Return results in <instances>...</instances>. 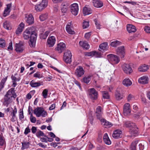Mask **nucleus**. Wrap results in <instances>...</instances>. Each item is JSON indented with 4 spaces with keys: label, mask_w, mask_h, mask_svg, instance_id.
I'll return each instance as SVG.
<instances>
[{
    "label": "nucleus",
    "mask_w": 150,
    "mask_h": 150,
    "mask_svg": "<svg viewBox=\"0 0 150 150\" xmlns=\"http://www.w3.org/2000/svg\"><path fill=\"white\" fill-rule=\"evenodd\" d=\"M116 53L119 55L121 58L124 57L125 54V49L124 46L118 47L116 50Z\"/></svg>",
    "instance_id": "1a4fd4ad"
},
{
    "label": "nucleus",
    "mask_w": 150,
    "mask_h": 150,
    "mask_svg": "<svg viewBox=\"0 0 150 150\" xmlns=\"http://www.w3.org/2000/svg\"><path fill=\"white\" fill-rule=\"evenodd\" d=\"M72 54L71 52L67 50L64 53V59L66 62L70 63L71 62Z\"/></svg>",
    "instance_id": "423d86ee"
},
{
    "label": "nucleus",
    "mask_w": 150,
    "mask_h": 150,
    "mask_svg": "<svg viewBox=\"0 0 150 150\" xmlns=\"http://www.w3.org/2000/svg\"><path fill=\"white\" fill-rule=\"evenodd\" d=\"M16 93L15 92L14 88H11L6 93L4 98V101L3 104L6 107L11 103L12 101V98L15 99L17 97Z\"/></svg>",
    "instance_id": "f03ea898"
},
{
    "label": "nucleus",
    "mask_w": 150,
    "mask_h": 150,
    "mask_svg": "<svg viewBox=\"0 0 150 150\" xmlns=\"http://www.w3.org/2000/svg\"><path fill=\"white\" fill-rule=\"evenodd\" d=\"M6 43L5 40L2 39H0V47L4 48L5 46Z\"/></svg>",
    "instance_id": "a18cd8bd"
},
{
    "label": "nucleus",
    "mask_w": 150,
    "mask_h": 150,
    "mask_svg": "<svg viewBox=\"0 0 150 150\" xmlns=\"http://www.w3.org/2000/svg\"><path fill=\"white\" fill-rule=\"evenodd\" d=\"M94 21L95 23V25L96 26L97 28L98 29H100V25L99 24V22L96 19H94Z\"/></svg>",
    "instance_id": "603ef678"
},
{
    "label": "nucleus",
    "mask_w": 150,
    "mask_h": 150,
    "mask_svg": "<svg viewBox=\"0 0 150 150\" xmlns=\"http://www.w3.org/2000/svg\"><path fill=\"white\" fill-rule=\"evenodd\" d=\"M24 24L23 23H21L19 25V26L16 32V34L18 35L21 32H22L23 29L24 28Z\"/></svg>",
    "instance_id": "5701e85b"
},
{
    "label": "nucleus",
    "mask_w": 150,
    "mask_h": 150,
    "mask_svg": "<svg viewBox=\"0 0 150 150\" xmlns=\"http://www.w3.org/2000/svg\"><path fill=\"white\" fill-rule=\"evenodd\" d=\"M149 69L148 65L144 64L139 67L138 68V70L140 72H144L146 71Z\"/></svg>",
    "instance_id": "b1692460"
},
{
    "label": "nucleus",
    "mask_w": 150,
    "mask_h": 150,
    "mask_svg": "<svg viewBox=\"0 0 150 150\" xmlns=\"http://www.w3.org/2000/svg\"><path fill=\"white\" fill-rule=\"evenodd\" d=\"M108 49V43L107 42H104L99 45V50L102 52L106 51Z\"/></svg>",
    "instance_id": "a211bd4d"
},
{
    "label": "nucleus",
    "mask_w": 150,
    "mask_h": 150,
    "mask_svg": "<svg viewBox=\"0 0 150 150\" xmlns=\"http://www.w3.org/2000/svg\"><path fill=\"white\" fill-rule=\"evenodd\" d=\"M36 135L37 137L39 138L41 136L47 137V136L44 133L40 130H38L36 133Z\"/></svg>",
    "instance_id": "a19ab883"
},
{
    "label": "nucleus",
    "mask_w": 150,
    "mask_h": 150,
    "mask_svg": "<svg viewBox=\"0 0 150 150\" xmlns=\"http://www.w3.org/2000/svg\"><path fill=\"white\" fill-rule=\"evenodd\" d=\"M134 98V96L131 94H129L127 97V100L128 101H130L132 99Z\"/></svg>",
    "instance_id": "e2e57ef3"
},
{
    "label": "nucleus",
    "mask_w": 150,
    "mask_h": 150,
    "mask_svg": "<svg viewBox=\"0 0 150 150\" xmlns=\"http://www.w3.org/2000/svg\"><path fill=\"white\" fill-rule=\"evenodd\" d=\"M55 107V104L54 103L52 104L49 108V109L50 110H52L54 109Z\"/></svg>",
    "instance_id": "69168bd1"
},
{
    "label": "nucleus",
    "mask_w": 150,
    "mask_h": 150,
    "mask_svg": "<svg viewBox=\"0 0 150 150\" xmlns=\"http://www.w3.org/2000/svg\"><path fill=\"white\" fill-rule=\"evenodd\" d=\"M84 71L83 68L81 66L79 67L76 69L75 74L78 77L81 76L84 74Z\"/></svg>",
    "instance_id": "ddd939ff"
},
{
    "label": "nucleus",
    "mask_w": 150,
    "mask_h": 150,
    "mask_svg": "<svg viewBox=\"0 0 150 150\" xmlns=\"http://www.w3.org/2000/svg\"><path fill=\"white\" fill-rule=\"evenodd\" d=\"M8 49L12 50V42H11L9 43V45L8 47Z\"/></svg>",
    "instance_id": "338daca9"
},
{
    "label": "nucleus",
    "mask_w": 150,
    "mask_h": 150,
    "mask_svg": "<svg viewBox=\"0 0 150 150\" xmlns=\"http://www.w3.org/2000/svg\"><path fill=\"white\" fill-rule=\"evenodd\" d=\"M4 27L6 29L10 30L11 29L9 22L8 21H6L3 23Z\"/></svg>",
    "instance_id": "c9c22d12"
},
{
    "label": "nucleus",
    "mask_w": 150,
    "mask_h": 150,
    "mask_svg": "<svg viewBox=\"0 0 150 150\" xmlns=\"http://www.w3.org/2000/svg\"><path fill=\"white\" fill-rule=\"evenodd\" d=\"M47 18L48 14L47 13H45L40 15L39 18L41 21H43L46 19Z\"/></svg>",
    "instance_id": "e433bc0d"
},
{
    "label": "nucleus",
    "mask_w": 150,
    "mask_h": 150,
    "mask_svg": "<svg viewBox=\"0 0 150 150\" xmlns=\"http://www.w3.org/2000/svg\"><path fill=\"white\" fill-rule=\"evenodd\" d=\"M30 132V130L29 129V127H28L25 128L24 133L26 135Z\"/></svg>",
    "instance_id": "13d9d810"
},
{
    "label": "nucleus",
    "mask_w": 150,
    "mask_h": 150,
    "mask_svg": "<svg viewBox=\"0 0 150 150\" xmlns=\"http://www.w3.org/2000/svg\"><path fill=\"white\" fill-rule=\"evenodd\" d=\"M123 84L126 86H130L132 84V82L129 79H125L122 82Z\"/></svg>",
    "instance_id": "72a5a7b5"
},
{
    "label": "nucleus",
    "mask_w": 150,
    "mask_h": 150,
    "mask_svg": "<svg viewBox=\"0 0 150 150\" xmlns=\"http://www.w3.org/2000/svg\"><path fill=\"white\" fill-rule=\"evenodd\" d=\"M37 130V127H32L31 129V131L33 133L35 134L36 133V131Z\"/></svg>",
    "instance_id": "052dcab7"
},
{
    "label": "nucleus",
    "mask_w": 150,
    "mask_h": 150,
    "mask_svg": "<svg viewBox=\"0 0 150 150\" xmlns=\"http://www.w3.org/2000/svg\"><path fill=\"white\" fill-rule=\"evenodd\" d=\"M40 140L42 142H47V139L44 137H42L40 139Z\"/></svg>",
    "instance_id": "774afa93"
},
{
    "label": "nucleus",
    "mask_w": 150,
    "mask_h": 150,
    "mask_svg": "<svg viewBox=\"0 0 150 150\" xmlns=\"http://www.w3.org/2000/svg\"><path fill=\"white\" fill-rule=\"evenodd\" d=\"M11 4L7 5L6 8L5 9L3 13V16L4 17L8 15L10 12V8L11 7Z\"/></svg>",
    "instance_id": "a878e982"
},
{
    "label": "nucleus",
    "mask_w": 150,
    "mask_h": 150,
    "mask_svg": "<svg viewBox=\"0 0 150 150\" xmlns=\"http://www.w3.org/2000/svg\"><path fill=\"white\" fill-rule=\"evenodd\" d=\"M124 126L127 128H129L130 129H137V127L135 124L130 121L125 122H124Z\"/></svg>",
    "instance_id": "4468645a"
},
{
    "label": "nucleus",
    "mask_w": 150,
    "mask_h": 150,
    "mask_svg": "<svg viewBox=\"0 0 150 150\" xmlns=\"http://www.w3.org/2000/svg\"><path fill=\"white\" fill-rule=\"evenodd\" d=\"M102 93L103 94V96L104 98L109 99V96L108 92L106 91H102Z\"/></svg>",
    "instance_id": "37998d69"
},
{
    "label": "nucleus",
    "mask_w": 150,
    "mask_h": 150,
    "mask_svg": "<svg viewBox=\"0 0 150 150\" xmlns=\"http://www.w3.org/2000/svg\"><path fill=\"white\" fill-rule=\"evenodd\" d=\"M97 118L101 120L102 119V113H96Z\"/></svg>",
    "instance_id": "6e6d98bb"
},
{
    "label": "nucleus",
    "mask_w": 150,
    "mask_h": 150,
    "mask_svg": "<svg viewBox=\"0 0 150 150\" xmlns=\"http://www.w3.org/2000/svg\"><path fill=\"white\" fill-rule=\"evenodd\" d=\"M101 108L100 106H98L96 109V113H102L101 112Z\"/></svg>",
    "instance_id": "680f3d73"
},
{
    "label": "nucleus",
    "mask_w": 150,
    "mask_h": 150,
    "mask_svg": "<svg viewBox=\"0 0 150 150\" xmlns=\"http://www.w3.org/2000/svg\"><path fill=\"white\" fill-rule=\"evenodd\" d=\"M36 119L35 117L33 116L32 114H31L30 116V120L31 122L33 123H35L36 121Z\"/></svg>",
    "instance_id": "5fc2aeb1"
},
{
    "label": "nucleus",
    "mask_w": 150,
    "mask_h": 150,
    "mask_svg": "<svg viewBox=\"0 0 150 150\" xmlns=\"http://www.w3.org/2000/svg\"><path fill=\"white\" fill-rule=\"evenodd\" d=\"M137 129H137L133 128V129H130V132L132 136H136L138 133Z\"/></svg>",
    "instance_id": "58836bf2"
},
{
    "label": "nucleus",
    "mask_w": 150,
    "mask_h": 150,
    "mask_svg": "<svg viewBox=\"0 0 150 150\" xmlns=\"http://www.w3.org/2000/svg\"><path fill=\"white\" fill-rule=\"evenodd\" d=\"M33 113L35 114L38 117L42 116V117H45L47 115V112L45 111L44 108L42 107H38L33 110Z\"/></svg>",
    "instance_id": "20e7f679"
},
{
    "label": "nucleus",
    "mask_w": 150,
    "mask_h": 150,
    "mask_svg": "<svg viewBox=\"0 0 150 150\" xmlns=\"http://www.w3.org/2000/svg\"><path fill=\"white\" fill-rule=\"evenodd\" d=\"M122 132L119 129H117L115 130L112 134V137L115 139H118L122 137Z\"/></svg>",
    "instance_id": "f8f14e48"
},
{
    "label": "nucleus",
    "mask_w": 150,
    "mask_h": 150,
    "mask_svg": "<svg viewBox=\"0 0 150 150\" xmlns=\"http://www.w3.org/2000/svg\"><path fill=\"white\" fill-rule=\"evenodd\" d=\"M91 76L89 75L87 76H85L83 78V80L84 82L87 84H88L90 82L91 79Z\"/></svg>",
    "instance_id": "79ce46f5"
},
{
    "label": "nucleus",
    "mask_w": 150,
    "mask_h": 150,
    "mask_svg": "<svg viewBox=\"0 0 150 150\" xmlns=\"http://www.w3.org/2000/svg\"><path fill=\"white\" fill-rule=\"evenodd\" d=\"M21 143L22 144L21 149L22 150L27 149L29 147L30 145V143L29 142L24 141L22 142Z\"/></svg>",
    "instance_id": "c756f323"
},
{
    "label": "nucleus",
    "mask_w": 150,
    "mask_h": 150,
    "mask_svg": "<svg viewBox=\"0 0 150 150\" xmlns=\"http://www.w3.org/2000/svg\"><path fill=\"white\" fill-rule=\"evenodd\" d=\"M25 20L26 22L29 25L32 24L34 23V19L31 14L26 15L25 18Z\"/></svg>",
    "instance_id": "dca6fc26"
},
{
    "label": "nucleus",
    "mask_w": 150,
    "mask_h": 150,
    "mask_svg": "<svg viewBox=\"0 0 150 150\" xmlns=\"http://www.w3.org/2000/svg\"><path fill=\"white\" fill-rule=\"evenodd\" d=\"M94 6L97 8H100L103 6V4L100 0H93Z\"/></svg>",
    "instance_id": "6ab92c4d"
},
{
    "label": "nucleus",
    "mask_w": 150,
    "mask_h": 150,
    "mask_svg": "<svg viewBox=\"0 0 150 150\" xmlns=\"http://www.w3.org/2000/svg\"><path fill=\"white\" fill-rule=\"evenodd\" d=\"M103 139L104 142L107 144L110 145L111 144V142L108 137L107 133H105L103 136Z\"/></svg>",
    "instance_id": "bb28decb"
},
{
    "label": "nucleus",
    "mask_w": 150,
    "mask_h": 150,
    "mask_svg": "<svg viewBox=\"0 0 150 150\" xmlns=\"http://www.w3.org/2000/svg\"><path fill=\"white\" fill-rule=\"evenodd\" d=\"M56 41L54 36H52L50 37L47 40L48 46L49 47H52L54 45Z\"/></svg>",
    "instance_id": "f3484780"
},
{
    "label": "nucleus",
    "mask_w": 150,
    "mask_h": 150,
    "mask_svg": "<svg viewBox=\"0 0 150 150\" xmlns=\"http://www.w3.org/2000/svg\"><path fill=\"white\" fill-rule=\"evenodd\" d=\"M127 28V31L130 33H134L136 31L135 27L131 25H128Z\"/></svg>",
    "instance_id": "4be33fe9"
},
{
    "label": "nucleus",
    "mask_w": 150,
    "mask_h": 150,
    "mask_svg": "<svg viewBox=\"0 0 150 150\" xmlns=\"http://www.w3.org/2000/svg\"><path fill=\"white\" fill-rule=\"evenodd\" d=\"M47 5V0H43L40 4L35 6V8L37 11H40L45 8Z\"/></svg>",
    "instance_id": "39448f33"
},
{
    "label": "nucleus",
    "mask_w": 150,
    "mask_h": 150,
    "mask_svg": "<svg viewBox=\"0 0 150 150\" xmlns=\"http://www.w3.org/2000/svg\"><path fill=\"white\" fill-rule=\"evenodd\" d=\"M92 13V10L89 8L85 7L83 9V13L84 16L89 15Z\"/></svg>",
    "instance_id": "cd10ccee"
},
{
    "label": "nucleus",
    "mask_w": 150,
    "mask_h": 150,
    "mask_svg": "<svg viewBox=\"0 0 150 150\" xmlns=\"http://www.w3.org/2000/svg\"><path fill=\"white\" fill-rule=\"evenodd\" d=\"M107 57L108 60L113 64H117L120 62L119 57L116 55L111 54L107 55Z\"/></svg>",
    "instance_id": "0eeeda50"
},
{
    "label": "nucleus",
    "mask_w": 150,
    "mask_h": 150,
    "mask_svg": "<svg viewBox=\"0 0 150 150\" xmlns=\"http://www.w3.org/2000/svg\"><path fill=\"white\" fill-rule=\"evenodd\" d=\"M16 51L18 52H22L24 49L23 45L19 44H16L15 45Z\"/></svg>",
    "instance_id": "393cba45"
},
{
    "label": "nucleus",
    "mask_w": 150,
    "mask_h": 150,
    "mask_svg": "<svg viewBox=\"0 0 150 150\" xmlns=\"http://www.w3.org/2000/svg\"><path fill=\"white\" fill-rule=\"evenodd\" d=\"M79 43L82 47L86 49H88L89 48V45L86 42H83L80 41L79 42Z\"/></svg>",
    "instance_id": "2f4dec72"
},
{
    "label": "nucleus",
    "mask_w": 150,
    "mask_h": 150,
    "mask_svg": "<svg viewBox=\"0 0 150 150\" xmlns=\"http://www.w3.org/2000/svg\"><path fill=\"white\" fill-rule=\"evenodd\" d=\"M94 51H93L86 53L85 55L88 56L93 57L94 56Z\"/></svg>",
    "instance_id": "864d4df0"
},
{
    "label": "nucleus",
    "mask_w": 150,
    "mask_h": 150,
    "mask_svg": "<svg viewBox=\"0 0 150 150\" xmlns=\"http://www.w3.org/2000/svg\"><path fill=\"white\" fill-rule=\"evenodd\" d=\"M144 30L147 33H150V26H148L145 27Z\"/></svg>",
    "instance_id": "4d7b16f0"
},
{
    "label": "nucleus",
    "mask_w": 150,
    "mask_h": 150,
    "mask_svg": "<svg viewBox=\"0 0 150 150\" xmlns=\"http://www.w3.org/2000/svg\"><path fill=\"white\" fill-rule=\"evenodd\" d=\"M94 56L97 58H100L102 57V54L98 52L94 51Z\"/></svg>",
    "instance_id": "09e8293b"
},
{
    "label": "nucleus",
    "mask_w": 150,
    "mask_h": 150,
    "mask_svg": "<svg viewBox=\"0 0 150 150\" xmlns=\"http://www.w3.org/2000/svg\"><path fill=\"white\" fill-rule=\"evenodd\" d=\"M91 35V32H88L85 34V38L86 39H88Z\"/></svg>",
    "instance_id": "bf43d9fd"
},
{
    "label": "nucleus",
    "mask_w": 150,
    "mask_h": 150,
    "mask_svg": "<svg viewBox=\"0 0 150 150\" xmlns=\"http://www.w3.org/2000/svg\"><path fill=\"white\" fill-rule=\"evenodd\" d=\"M47 37V35H45L44 33H42L40 35V38L41 39H46Z\"/></svg>",
    "instance_id": "0e129e2a"
},
{
    "label": "nucleus",
    "mask_w": 150,
    "mask_h": 150,
    "mask_svg": "<svg viewBox=\"0 0 150 150\" xmlns=\"http://www.w3.org/2000/svg\"><path fill=\"white\" fill-rule=\"evenodd\" d=\"M5 144L4 138L0 134V146H2Z\"/></svg>",
    "instance_id": "c03bdc74"
},
{
    "label": "nucleus",
    "mask_w": 150,
    "mask_h": 150,
    "mask_svg": "<svg viewBox=\"0 0 150 150\" xmlns=\"http://www.w3.org/2000/svg\"><path fill=\"white\" fill-rule=\"evenodd\" d=\"M34 30L35 28L33 27L28 28L23 33V37L24 39L27 40L30 38L29 44L31 47L35 46L37 37V34Z\"/></svg>",
    "instance_id": "f257e3e1"
},
{
    "label": "nucleus",
    "mask_w": 150,
    "mask_h": 150,
    "mask_svg": "<svg viewBox=\"0 0 150 150\" xmlns=\"http://www.w3.org/2000/svg\"><path fill=\"white\" fill-rule=\"evenodd\" d=\"M79 10L78 5L74 3L71 5V11L72 14L75 16L77 15Z\"/></svg>",
    "instance_id": "9d476101"
},
{
    "label": "nucleus",
    "mask_w": 150,
    "mask_h": 150,
    "mask_svg": "<svg viewBox=\"0 0 150 150\" xmlns=\"http://www.w3.org/2000/svg\"><path fill=\"white\" fill-rule=\"evenodd\" d=\"M34 76L35 78H40L43 77L42 75L40 74V73L39 72H37L35 73L34 74Z\"/></svg>",
    "instance_id": "de8ad7c7"
},
{
    "label": "nucleus",
    "mask_w": 150,
    "mask_h": 150,
    "mask_svg": "<svg viewBox=\"0 0 150 150\" xmlns=\"http://www.w3.org/2000/svg\"><path fill=\"white\" fill-rule=\"evenodd\" d=\"M69 4L68 3L66 4L62 3L61 5V11L62 13H65L67 11Z\"/></svg>",
    "instance_id": "c85d7f7f"
},
{
    "label": "nucleus",
    "mask_w": 150,
    "mask_h": 150,
    "mask_svg": "<svg viewBox=\"0 0 150 150\" xmlns=\"http://www.w3.org/2000/svg\"><path fill=\"white\" fill-rule=\"evenodd\" d=\"M101 122L102 125L108 126H110L111 125V124L109 122L107 121L104 119L101 120Z\"/></svg>",
    "instance_id": "ea45409f"
},
{
    "label": "nucleus",
    "mask_w": 150,
    "mask_h": 150,
    "mask_svg": "<svg viewBox=\"0 0 150 150\" xmlns=\"http://www.w3.org/2000/svg\"><path fill=\"white\" fill-rule=\"evenodd\" d=\"M123 112L126 115L129 114L131 112L130 108V104L128 103H126L124 105Z\"/></svg>",
    "instance_id": "aec40b11"
},
{
    "label": "nucleus",
    "mask_w": 150,
    "mask_h": 150,
    "mask_svg": "<svg viewBox=\"0 0 150 150\" xmlns=\"http://www.w3.org/2000/svg\"><path fill=\"white\" fill-rule=\"evenodd\" d=\"M148 78L146 76H144L140 78L138 80L139 83L142 84H146L148 83Z\"/></svg>",
    "instance_id": "412c9836"
},
{
    "label": "nucleus",
    "mask_w": 150,
    "mask_h": 150,
    "mask_svg": "<svg viewBox=\"0 0 150 150\" xmlns=\"http://www.w3.org/2000/svg\"><path fill=\"white\" fill-rule=\"evenodd\" d=\"M122 69L125 73L130 74L132 71L131 68L129 64H124L122 66Z\"/></svg>",
    "instance_id": "9b49d317"
},
{
    "label": "nucleus",
    "mask_w": 150,
    "mask_h": 150,
    "mask_svg": "<svg viewBox=\"0 0 150 150\" xmlns=\"http://www.w3.org/2000/svg\"><path fill=\"white\" fill-rule=\"evenodd\" d=\"M19 113V119L20 120H21L24 118L23 113V110L20 109Z\"/></svg>",
    "instance_id": "8fccbe9b"
},
{
    "label": "nucleus",
    "mask_w": 150,
    "mask_h": 150,
    "mask_svg": "<svg viewBox=\"0 0 150 150\" xmlns=\"http://www.w3.org/2000/svg\"><path fill=\"white\" fill-rule=\"evenodd\" d=\"M89 25L88 21H84L83 23V29L87 28Z\"/></svg>",
    "instance_id": "3c124183"
},
{
    "label": "nucleus",
    "mask_w": 150,
    "mask_h": 150,
    "mask_svg": "<svg viewBox=\"0 0 150 150\" xmlns=\"http://www.w3.org/2000/svg\"><path fill=\"white\" fill-rule=\"evenodd\" d=\"M115 98L117 100H120L123 98L122 95L120 93V91L117 90L115 94Z\"/></svg>",
    "instance_id": "7c9ffc66"
},
{
    "label": "nucleus",
    "mask_w": 150,
    "mask_h": 150,
    "mask_svg": "<svg viewBox=\"0 0 150 150\" xmlns=\"http://www.w3.org/2000/svg\"><path fill=\"white\" fill-rule=\"evenodd\" d=\"M89 96L92 99H96L98 97V92L94 88H91L89 89Z\"/></svg>",
    "instance_id": "6e6552de"
},
{
    "label": "nucleus",
    "mask_w": 150,
    "mask_h": 150,
    "mask_svg": "<svg viewBox=\"0 0 150 150\" xmlns=\"http://www.w3.org/2000/svg\"><path fill=\"white\" fill-rule=\"evenodd\" d=\"M48 90L47 89H44L42 92V95L44 98H47V96Z\"/></svg>",
    "instance_id": "49530a36"
},
{
    "label": "nucleus",
    "mask_w": 150,
    "mask_h": 150,
    "mask_svg": "<svg viewBox=\"0 0 150 150\" xmlns=\"http://www.w3.org/2000/svg\"><path fill=\"white\" fill-rule=\"evenodd\" d=\"M70 25L68 24L66 27V30L67 32L70 34H75V32L72 31L70 28Z\"/></svg>",
    "instance_id": "4c0bfd02"
},
{
    "label": "nucleus",
    "mask_w": 150,
    "mask_h": 150,
    "mask_svg": "<svg viewBox=\"0 0 150 150\" xmlns=\"http://www.w3.org/2000/svg\"><path fill=\"white\" fill-rule=\"evenodd\" d=\"M138 140L133 142L130 146L131 150H146L148 148V144L145 141H142L137 146V144L138 143Z\"/></svg>",
    "instance_id": "7ed1b4c3"
},
{
    "label": "nucleus",
    "mask_w": 150,
    "mask_h": 150,
    "mask_svg": "<svg viewBox=\"0 0 150 150\" xmlns=\"http://www.w3.org/2000/svg\"><path fill=\"white\" fill-rule=\"evenodd\" d=\"M66 48L65 44L63 42H60L58 44L55 50L59 53H61Z\"/></svg>",
    "instance_id": "2eb2a0df"
},
{
    "label": "nucleus",
    "mask_w": 150,
    "mask_h": 150,
    "mask_svg": "<svg viewBox=\"0 0 150 150\" xmlns=\"http://www.w3.org/2000/svg\"><path fill=\"white\" fill-rule=\"evenodd\" d=\"M31 86L32 87H38L41 85L40 82H35L34 80H32L30 83Z\"/></svg>",
    "instance_id": "f704fd0d"
},
{
    "label": "nucleus",
    "mask_w": 150,
    "mask_h": 150,
    "mask_svg": "<svg viewBox=\"0 0 150 150\" xmlns=\"http://www.w3.org/2000/svg\"><path fill=\"white\" fill-rule=\"evenodd\" d=\"M122 42L116 40L110 43V45L113 47H116L118 46L121 45Z\"/></svg>",
    "instance_id": "473e14b6"
}]
</instances>
